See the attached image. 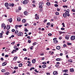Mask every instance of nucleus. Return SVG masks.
<instances>
[{"instance_id": "nucleus-39", "label": "nucleus", "mask_w": 75, "mask_h": 75, "mask_svg": "<svg viewBox=\"0 0 75 75\" xmlns=\"http://www.w3.org/2000/svg\"><path fill=\"white\" fill-rule=\"evenodd\" d=\"M55 67H56L57 68H59V65L58 64H56L55 65Z\"/></svg>"}, {"instance_id": "nucleus-58", "label": "nucleus", "mask_w": 75, "mask_h": 75, "mask_svg": "<svg viewBox=\"0 0 75 75\" xmlns=\"http://www.w3.org/2000/svg\"><path fill=\"white\" fill-rule=\"evenodd\" d=\"M63 47H67V45H66L65 44H64L63 45Z\"/></svg>"}, {"instance_id": "nucleus-6", "label": "nucleus", "mask_w": 75, "mask_h": 75, "mask_svg": "<svg viewBox=\"0 0 75 75\" xmlns=\"http://www.w3.org/2000/svg\"><path fill=\"white\" fill-rule=\"evenodd\" d=\"M53 74L54 75H57L58 73L57 71H54L53 72Z\"/></svg>"}, {"instance_id": "nucleus-14", "label": "nucleus", "mask_w": 75, "mask_h": 75, "mask_svg": "<svg viewBox=\"0 0 75 75\" xmlns=\"http://www.w3.org/2000/svg\"><path fill=\"white\" fill-rule=\"evenodd\" d=\"M35 62H36V60L35 59H33L32 60V62L33 64H35Z\"/></svg>"}, {"instance_id": "nucleus-21", "label": "nucleus", "mask_w": 75, "mask_h": 75, "mask_svg": "<svg viewBox=\"0 0 75 75\" xmlns=\"http://www.w3.org/2000/svg\"><path fill=\"white\" fill-rule=\"evenodd\" d=\"M50 4H51V3L50 2H48L46 3V5L47 6H50Z\"/></svg>"}, {"instance_id": "nucleus-22", "label": "nucleus", "mask_w": 75, "mask_h": 75, "mask_svg": "<svg viewBox=\"0 0 75 75\" xmlns=\"http://www.w3.org/2000/svg\"><path fill=\"white\" fill-rule=\"evenodd\" d=\"M54 44H57V43H58V41L55 40L54 41Z\"/></svg>"}, {"instance_id": "nucleus-59", "label": "nucleus", "mask_w": 75, "mask_h": 75, "mask_svg": "<svg viewBox=\"0 0 75 75\" xmlns=\"http://www.w3.org/2000/svg\"><path fill=\"white\" fill-rule=\"evenodd\" d=\"M18 30H16V31L15 32V34H16V33H18Z\"/></svg>"}, {"instance_id": "nucleus-28", "label": "nucleus", "mask_w": 75, "mask_h": 75, "mask_svg": "<svg viewBox=\"0 0 75 75\" xmlns=\"http://www.w3.org/2000/svg\"><path fill=\"white\" fill-rule=\"evenodd\" d=\"M19 66L20 67H22L23 66V64L22 63H20L19 64Z\"/></svg>"}, {"instance_id": "nucleus-41", "label": "nucleus", "mask_w": 75, "mask_h": 75, "mask_svg": "<svg viewBox=\"0 0 75 75\" xmlns=\"http://www.w3.org/2000/svg\"><path fill=\"white\" fill-rule=\"evenodd\" d=\"M1 72H5V69H3L2 70Z\"/></svg>"}, {"instance_id": "nucleus-50", "label": "nucleus", "mask_w": 75, "mask_h": 75, "mask_svg": "<svg viewBox=\"0 0 75 75\" xmlns=\"http://www.w3.org/2000/svg\"><path fill=\"white\" fill-rule=\"evenodd\" d=\"M17 47L16 46H15L13 47V48H14V49H16V48H17Z\"/></svg>"}, {"instance_id": "nucleus-34", "label": "nucleus", "mask_w": 75, "mask_h": 75, "mask_svg": "<svg viewBox=\"0 0 75 75\" xmlns=\"http://www.w3.org/2000/svg\"><path fill=\"white\" fill-rule=\"evenodd\" d=\"M13 69H15V70L17 69H18V67H15L13 68Z\"/></svg>"}, {"instance_id": "nucleus-33", "label": "nucleus", "mask_w": 75, "mask_h": 75, "mask_svg": "<svg viewBox=\"0 0 75 75\" xmlns=\"http://www.w3.org/2000/svg\"><path fill=\"white\" fill-rule=\"evenodd\" d=\"M4 26H5V24L4 23H3L1 25V27H4Z\"/></svg>"}, {"instance_id": "nucleus-13", "label": "nucleus", "mask_w": 75, "mask_h": 75, "mask_svg": "<svg viewBox=\"0 0 75 75\" xmlns=\"http://www.w3.org/2000/svg\"><path fill=\"white\" fill-rule=\"evenodd\" d=\"M10 28V26L7 25L6 27V29L7 30H9Z\"/></svg>"}, {"instance_id": "nucleus-38", "label": "nucleus", "mask_w": 75, "mask_h": 75, "mask_svg": "<svg viewBox=\"0 0 75 75\" xmlns=\"http://www.w3.org/2000/svg\"><path fill=\"white\" fill-rule=\"evenodd\" d=\"M34 71H35V72H37V73H38V72H39V71H37V69H35L34 70Z\"/></svg>"}, {"instance_id": "nucleus-19", "label": "nucleus", "mask_w": 75, "mask_h": 75, "mask_svg": "<svg viewBox=\"0 0 75 75\" xmlns=\"http://www.w3.org/2000/svg\"><path fill=\"white\" fill-rule=\"evenodd\" d=\"M60 48H61V47H60L59 46H57L56 47V49L57 50H60Z\"/></svg>"}, {"instance_id": "nucleus-52", "label": "nucleus", "mask_w": 75, "mask_h": 75, "mask_svg": "<svg viewBox=\"0 0 75 75\" xmlns=\"http://www.w3.org/2000/svg\"><path fill=\"white\" fill-rule=\"evenodd\" d=\"M71 11L73 12H75V9H72Z\"/></svg>"}, {"instance_id": "nucleus-17", "label": "nucleus", "mask_w": 75, "mask_h": 75, "mask_svg": "<svg viewBox=\"0 0 75 75\" xmlns=\"http://www.w3.org/2000/svg\"><path fill=\"white\" fill-rule=\"evenodd\" d=\"M14 52H17V50H13V51H12V52H11V53L14 54Z\"/></svg>"}, {"instance_id": "nucleus-30", "label": "nucleus", "mask_w": 75, "mask_h": 75, "mask_svg": "<svg viewBox=\"0 0 75 75\" xmlns=\"http://www.w3.org/2000/svg\"><path fill=\"white\" fill-rule=\"evenodd\" d=\"M32 69H35V68L34 67H32L30 69V71H32Z\"/></svg>"}, {"instance_id": "nucleus-27", "label": "nucleus", "mask_w": 75, "mask_h": 75, "mask_svg": "<svg viewBox=\"0 0 75 75\" xmlns=\"http://www.w3.org/2000/svg\"><path fill=\"white\" fill-rule=\"evenodd\" d=\"M68 70L67 69L64 70L63 71V72H68Z\"/></svg>"}, {"instance_id": "nucleus-23", "label": "nucleus", "mask_w": 75, "mask_h": 75, "mask_svg": "<svg viewBox=\"0 0 75 75\" xmlns=\"http://www.w3.org/2000/svg\"><path fill=\"white\" fill-rule=\"evenodd\" d=\"M5 6H6V7H7V6H8V3H6L5 4Z\"/></svg>"}, {"instance_id": "nucleus-35", "label": "nucleus", "mask_w": 75, "mask_h": 75, "mask_svg": "<svg viewBox=\"0 0 75 75\" xmlns=\"http://www.w3.org/2000/svg\"><path fill=\"white\" fill-rule=\"evenodd\" d=\"M3 34L2 33H0V38H2Z\"/></svg>"}, {"instance_id": "nucleus-29", "label": "nucleus", "mask_w": 75, "mask_h": 75, "mask_svg": "<svg viewBox=\"0 0 75 75\" xmlns=\"http://www.w3.org/2000/svg\"><path fill=\"white\" fill-rule=\"evenodd\" d=\"M63 7H64V8H67L68 6H63Z\"/></svg>"}, {"instance_id": "nucleus-49", "label": "nucleus", "mask_w": 75, "mask_h": 75, "mask_svg": "<svg viewBox=\"0 0 75 75\" xmlns=\"http://www.w3.org/2000/svg\"><path fill=\"white\" fill-rule=\"evenodd\" d=\"M54 6L55 7H58V5L57 4H54Z\"/></svg>"}, {"instance_id": "nucleus-37", "label": "nucleus", "mask_w": 75, "mask_h": 75, "mask_svg": "<svg viewBox=\"0 0 75 75\" xmlns=\"http://www.w3.org/2000/svg\"><path fill=\"white\" fill-rule=\"evenodd\" d=\"M55 14L57 15V16H58V15H59V13H58V12H56L55 13Z\"/></svg>"}, {"instance_id": "nucleus-11", "label": "nucleus", "mask_w": 75, "mask_h": 75, "mask_svg": "<svg viewBox=\"0 0 75 75\" xmlns=\"http://www.w3.org/2000/svg\"><path fill=\"white\" fill-rule=\"evenodd\" d=\"M10 74V73L8 72H6L4 73V75H8Z\"/></svg>"}, {"instance_id": "nucleus-63", "label": "nucleus", "mask_w": 75, "mask_h": 75, "mask_svg": "<svg viewBox=\"0 0 75 75\" xmlns=\"http://www.w3.org/2000/svg\"><path fill=\"white\" fill-rule=\"evenodd\" d=\"M46 74L48 75H50V73L48 72H47V73H46Z\"/></svg>"}, {"instance_id": "nucleus-25", "label": "nucleus", "mask_w": 75, "mask_h": 75, "mask_svg": "<svg viewBox=\"0 0 75 75\" xmlns=\"http://www.w3.org/2000/svg\"><path fill=\"white\" fill-rule=\"evenodd\" d=\"M63 16L65 18L67 17V14H66L65 13H63Z\"/></svg>"}, {"instance_id": "nucleus-44", "label": "nucleus", "mask_w": 75, "mask_h": 75, "mask_svg": "<svg viewBox=\"0 0 75 75\" xmlns=\"http://www.w3.org/2000/svg\"><path fill=\"white\" fill-rule=\"evenodd\" d=\"M8 33H9V32L8 31H7L6 32V35H8Z\"/></svg>"}, {"instance_id": "nucleus-16", "label": "nucleus", "mask_w": 75, "mask_h": 75, "mask_svg": "<svg viewBox=\"0 0 75 75\" xmlns=\"http://www.w3.org/2000/svg\"><path fill=\"white\" fill-rule=\"evenodd\" d=\"M7 64V62H4L3 63H2V66H5Z\"/></svg>"}, {"instance_id": "nucleus-56", "label": "nucleus", "mask_w": 75, "mask_h": 75, "mask_svg": "<svg viewBox=\"0 0 75 75\" xmlns=\"http://www.w3.org/2000/svg\"><path fill=\"white\" fill-rule=\"evenodd\" d=\"M18 9L20 10H21V7H18Z\"/></svg>"}, {"instance_id": "nucleus-42", "label": "nucleus", "mask_w": 75, "mask_h": 75, "mask_svg": "<svg viewBox=\"0 0 75 75\" xmlns=\"http://www.w3.org/2000/svg\"><path fill=\"white\" fill-rule=\"evenodd\" d=\"M47 25H51V23H47Z\"/></svg>"}, {"instance_id": "nucleus-32", "label": "nucleus", "mask_w": 75, "mask_h": 75, "mask_svg": "<svg viewBox=\"0 0 75 75\" xmlns=\"http://www.w3.org/2000/svg\"><path fill=\"white\" fill-rule=\"evenodd\" d=\"M24 31H25V32H28V30H27V28H25V30H24Z\"/></svg>"}, {"instance_id": "nucleus-54", "label": "nucleus", "mask_w": 75, "mask_h": 75, "mask_svg": "<svg viewBox=\"0 0 75 75\" xmlns=\"http://www.w3.org/2000/svg\"><path fill=\"white\" fill-rule=\"evenodd\" d=\"M12 32H14L15 31V30H14V29H12Z\"/></svg>"}, {"instance_id": "nucleus-57", "label": "nucleus", "mask_w": 75, "mask_h": 75, "mask_svg": "<svg viewBox=\"0 0 75 75\" xmlns=\"http://www.w3.org/2000/svg\"><path fill=\"white\" fill-rule=\"evenodd\" d=\"M16 72V70H14L13 72H12V74H14Z\"/></svg>"}, {"instance_id": "nucleus-7", "label": "nucleus", "mask_w": 75, "mask_h": 75, "mask_svg": "<svg viewBox=\"0 0 75 75\" xmlns=\"http://www.w3.org/2000/svg\"><path fill=\"white\" fill-rule=\"evenodd\" d=\"M17 58H18V57H17V56H15L13 59V61H16Z\"/></svg>"}, {"instance_id": "nucleus-12", "label": "nucleus", "mask_w": 75, "mask_h": 75, "mask_svg": "<svg viewBox=\"0 0 75 75\" xmlns=\"http://www.w3.org/2000/svg\"><path fill=\"white\" fill-rule=\"evenodd\" d=\"M24 13L25 16H27V15L28 14V13L27 12V11L24 12Z\"/></svg>"}, {"instance_id": "nucleus-62", "label": "nucleus", "mask_w": 75, "mask_h": 75, "mask_svg": "<svg viewBox=\"0 0 75 75\" xmlns=\"http://www.w3.org/2000/svg\"><path fill=\"white\" fill-rule=\"evenodd\" d=\"M18 27H22V25H18Z\"/></svg>"}, {"instance_id": "nucleus-24", "label": "nucleus", "mask_w": 75, "mask_h": 75, "mask_svg": "<svg viewBox=\"0 0 75 75\" xmlns=\"http://www.w3.org/2000/svg\"><path fill=\"white\" fill-rule=\"evenodd\" d=\"M42 67L43 68H46L47 66L45 65H42Z\"/></svg>"}, {"instance_id": "nucleus-5", "label": "nucleus", "mask_w": 75, "mask_h": 75, "mask_svg": "<svg viewBox=\"0 0 75 75\" xmlns=\"http://www.w3.org/2000/svg\"><path fill=\"white\" fill-rule=\"evenodd\" d=\"M37 15H38L37 14H35V18L36 20H38V19H39V17H38V16Z\"/></svg>"}, {"instance_id": "nucleus-10", "label": "nucleus", "mask_w": 75, "mask_h": 75, "mask_svg": "<svg viewBox=\"0 0 75 75\" xmlns=\"http://www.w3.org/2000/svg\"><path fill=\"white\" fill-rule=\"evenodd\" d=\"M70 71L71 72H74V70L73 68L70 69Z\"/></svg>"}, {"instance_id": "nucleus-40", "label": "nucleus", "mask_w": 75, "mask_h": 75, "mask_svg": "<svg viewBox=\"0 0 75 75\" xmlns=\"http://www.w3.org/2000/svg\"><path fill=\"white\" fill-rule=\"evenodd\" d=\"M62 25H63V27H65L64 23H62Z\"/></svg>"}, {"instance_id": "nucleus-43", "label": "nucleus", "mask_w": 75, "mask_h": 75, "mask_svg": "<svg viewBox=\"0 0 75 75\" xmlns=\"http://www.w3.org/2000/svg\"><path fill=\"white\" fill-rule=\"evenodd\" d=\"M18 27V25H15V28L16 30H17V29H18V28H17V27Z\"/></svg>"}, {"instance_id": "nucleus-20", "label": "nucleus", "mask_w": 75, "mask_h": 75, "mask_svg": "<svg viewBox=\"0 0 75 75\" xmlns=\"http://www.w3.org/2000/svg\"><path fill=\"white\" fill-rule=\"evenodd\" d=\"M17 20L18 21H20L21 20V18L20 17L18 18L17 19Z\"/></svg>"}, {"instance_id": "nucleus-18", "label": "nucleus", "mask_w": 75, "mask_h": 75, "mask_svg": "<svg viewBox=\"0 0 75 75\" xmlns=\"http://www.w3.org/2000/svg\"><path fill=\"white\" fill-rule=\"evenodd\" d=\"M22 22L23 23H24L26 22V20H25V19H23L22 21Z\"/></svg>"}, {"instance_id": "nucleus-36", "label": "nucleus", "mask_w": 75, "mask_h": 75, "mask_svg": "<svg viewBox=\"0 0 75 75\" xmlns=\"http://www.w3.org/2000/svg\"><path fill=\"white\" fill-rule=\"evenodd\" d=\"M56 61H61V59H59V58H57L56 59Z\"/></svg>"}, {"instance_id": "nucleus-60", "label": "nucleus", "mask_w": 75, "mask_h": 75, "mask_svg": "<svg viewBox=\"0 0 75 75\" xmlns=\"http://www.w3.org/2000/svg\"><path fill=\"white\" fill-rule=\"evenodd\" d=\"M28 42H29V43H31V40H28Z\"/></svg>"}, {"instance_id": "nucleus-55", "label": "nucleus", "mask_w": 75, "mask_h": 75, "mask_svg": "<svg viewBox=\"0 0 75 75\" xmlns=\"http://www.w3.org/2000/svg\"><path fill=\"white\" fill-rule=\"evenodd\" d=\"M12 7H13L14 6V4H12L11 5Z\"/></svg>"}, {"instance_id": "nucleus-61", "label": "nucleus", "mask_w": 75, "mask_h": 75, "mask_svg": "<svg viewBox=\"0 0 75 75\" xmlns=\"http://www.w3.org/2000/svg\"><path fill=\"white\" fill-rule=\"evenodd\" d=\"M40 56H42V55H44V53H42L40 54Z\"/></svg>"}, {"instance_id": "nucleus-46", "label": "nucleus", "mask_w": 75, "mask_h": 75, "mask_svg": "<svg viewBox=\"0 0 75 75\" xmlns=\"http://www.w3.org/2000/svg\"><path fill=\"white\" fill-rule=\"evenodd\" d=\"M42 64H47V63L46 62H42Z\"/></svg>"}, {"instance_id": "nucleus-31", "label": "nucleus", "mask_w": 75, "mask_h": 75, "mask_svg": "<svg viewBox=\"0 0 75 75\" xmlns=\"http://www.w3.org/2000/svg\"><path fill=\"white\" fill-rule=\"evenodd\" d=\"M37 44V42H34V43H33V46H34V45H35Z\"/></svg>"}, {"instance_id": "nucleus-53", "label": "nucleus", "mask_w": 75, "mask_h": 75, "mask_svg": "<svg viewBox=\"0 0 75 75\" xmlns=\"http://www.w3.org/2000/svg\"><path fill=\"white\" fill-rule=\"evenodd\" d=\"M15 43V41H14L13 42H12V43H11V44H14Z\"/></svg>"}, {"instance_id": "nucleus-4", "label": "nucleus", "mask_w": 75, "mask_h": 75, "mask_svg": "<svg viewBox=\"0 0 75 75\" xmlns=\"http://www.w3.org/2000/svg\"><path fill=\"white\" fill-rule=\"evenodd\" d=\"M71 40H75V36H72L71 37Z\"/></svg>"}, {"instance_id": "nucleus-47", "label": "nucleus", "mask_w": 75, "mask_h": 75, "mask_svg": "<svg viewBox=\"0 0 75 75\" xmlns=\"http://www.w3.org/2000/svg\"><path fill=\"white\" fill-rule=\"evenodd\" d=\"M52 35V34L50 33H49L48 34V35L49 36H51V35Z\"/></svg>"}, {"instance_id": "nucleus-26", "label": "nucleus", "mask_w": 75, "mask_h": 75, "mask_svg": "<svg viewBox=\"0 0 75 75\" xmlns=\"http://www.w3.org/2000/svg\"><path fill=\"white\" fill-rule=\"evenodd\" d=\"M68 62H72V60L71 59H69L68 60Z\"/></svg>"}, {"instance_id": "nucleus-3", "label": "nucleus", "mask_w": 75, "mask_h": 75, "mask_svg": "<svg viewBox=\"0 0 75 75\" xmlns=\"http://www.w3.org/2000/svg\"><path fill=\"white\" fill-rule=\"evenodd\" d=\"M28 3V0H25L23 2V4H27Z\"/></svg>"}, {"instance_id": "nucleus-15", "label": "nucleus", "mask_w": 75, "mask_h": 75, "mask_svg": "<svg viewBox=\"0 0 75 75\" xmlns=\"http://www.w3.org/2000/svg\"><path fill=\"white\" fill-rule=\"evenodd\" d=\"M69 13V10L67 9V11L65 12L66 14H68Z\"/></svg>"}, {"instance_id": "nucleus-48", "label": "nucleus", "mask_w": 75, "mask_h": 75, "mask_svg": "<svg viewBox=\"0 0 75 75\" xmlns=\"http://www.w3.org/2000/svg\"><path fill=\"white\" fill-rule=\"evenodd\" d=\"M23 50L24 51H27V49L25 48H24Z\"/></svg>"}, {"instance_id": "nucleus-9", "label": "nucleus", "mask_w": 75, "mask_h": 75, "mask_svg": "<svg viewBox=\"0 0 75 75\" xmlns=\"http://www.w3.org/2000/svg\"><path fill=\"white\" fill-rule=\"evenodd\" d=\"M8 21H9L10 23H11L12 22V18H10L9 19H8Z\"/></svg>"}, {"instance_id": "nucleus-64", "label": "nucleus", "mask_w": 75, "mask_h": 75, "mask_svg": "<svg viewBox=\"0 0 75 75\" xmlns=\"http://www.w3.org/2000/svg\"><path fill=\"white\" fill-rule=\"evenodd\" d=\"M47 19H46V20H45L44 21V23H45V22H47Z\"/></svg>"}, {"instance_id": "nucleus-2", "label": "nucleus", "mask_w": 75, "mask_h": 75, "mask_svg": "<svg viewBox=\"0 0 75 75\" xmlns=\"http://www.w3.org/2000/svg\"><path fill=\"white\" fill-rule=\"evenodd\" d=\"M17 35L18 36H21L22 37H23V33L21 32L17 34Z\"/></svg>"}, {"instance_id": "nucleus-1", "label": "nucleus", "mask_w": 75, "mask_h": 75, "mask_svg": "<svg viewBox=\"0 0 75 75\" xmlns=\"http://www.w3.org/2000/svg\"><path fill=\"white\" fill-rule=\"evenodd\" d=\"M42 4H43V2L41 1L40 2L39 4V8H42Z\"/></svg>"}, {"instance_id": "nucleus-51", "label": "nucleus", "mask_w": 75, "mask_h": 75, "mask_svg": "<svg viewBox=\"0 0 75 75\" xmlns=\"http://www.w3.org/2000/svg\"><path fill=\"white\" fill-rule=\"evenodd\" d=\"M61 30H64L65 29L64 28H61Z\"/></svg>"}, {"instance_id": "nucleus-45", "label": "nucleus", "mask_w": 75, "mask_h": 75, "mask_svg": "<svg viewBox=\"0 0 75 75\" xmlns=\"http://www.w3.org/2000/svg\"><path fill=\"white\" fill-rule=\"evenodd\" d=\"M59 33L60 34H62L63 33H64V32H62L61 31H59Z\"/></svg>"}, {"instance_id": "nucleus-8", "label": "nucleus", "mask_w": 75, "mask_h": 75, "mask_svg": "<svg viewBox=\"0 0 75 75\" xmlns=\"http://www.w3.org/2000/svg\"><path fill=\"white\" fill-rule=\"evenodd\" d=\"M65 38L66 39H67V40H68L69 39V35H67L66 36Z\"/></svg>"}]
</instances>
